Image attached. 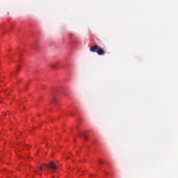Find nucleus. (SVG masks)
I'll return each instance as SVG.
<instances>
[{"mask_svg":"<svg viewBox=\"0 0 178 178\" xmlns=\"http://www.w3.org/2000/svg\"><path fill=\"white\" fill-rule=\"evenodd\" d=\"M90 52H97V55L102 56L105 55V50L98 45H93L90 48Z\"/></svg>","mask_w":178,"mask_h":178,"instance_id":"obj_1","label":"nucleus"},{"mask_svg":"<svg viewBox=\"0 0 178 178\" xmlns=\"http://www.w3.org/2000/svg\"><path fill=\"white\" fill-rule=\"evenodd\" d=\"M49 169H51V172H55L58 169V167H56V165L54 162H51L49 164Z\"/></svg>","mask_w":178,"mask_h":178,"instance_id":"obj_2","label":"nucleus"},{"mask_svg":"<svg viewBox=\"0 0 178 178\" xmlns=\"http://www.w3.org/2000/svg\"><path fill=\"white\" fill-rule=\"evenodd\" d=\"M58 63H54L51 64V67H53V69H56L58 67Z\"/></svg>","mask_w":178,"mask_h":178,"instance_id":"obj_3","label":"nucleus"},{"mask_svg":"<svg viewBox=\"0 0 178 178\" xmlns=\"http://www.w3.org/2000/svg\"><path fill=\"white\" fill-rule=\"evenodd\" d=\"M56 102H58V100H56V98H53V99H52V101H51V104H52L53 105H56Z\"/></svg>","mask_w":178,"mask_h":178,"instance_id":"obj_4","label":"nucleus"},{"mask_svg":"<svg viewBox=\"0 0 178 178\" xmlns=\"http://www.w3.org/2000/svg\"><path fill=\"white\" fill-rule=\"evenodd\" d=\"M79 136L80 137H83V138H87V136L86 135V134H79Z\"/></svg>","mask_w":178,"mask_h":178,"instance_id":"obj_5","label":"nucleus"},{"mask_svg":"<svg viewBox=\"0 0 178 178\" xmlns=\"http://www.w3.org/2000/svg\"><path fill=\"white\" fill-rule=\"evenodd\" d=\"M38 169H39L40 172H42L43 170L42 166L38 167Z\"/></svg>","mask_w":178,"mask_h":178,"instance_id":"obj_6","label":"nucleus"},{"mask_svg":"<svg viewBox=\"0 0 178 178\" xmlns=\"http://www.w3.org/2000/svg\"><path fill=\"white\" fill-rule=\"evenodd\" d=\"M44 166L45 168H47V165H45V164L44 165Z\"/></svg>","mask_w":178,"mask_h":178,"instance_id":"obj_7","label":"nucleus"},{"mask_svg":"<svg viewBox=\"0 0 178 178\" xmlns=\"http://www.w3.org/2000/svg\"><path fill=\"white\" fill-rule=\"evenodd\" d=\"M35 172H38V171H35Z\"/></svg>","mask_w":178,"mask_h":178,"instance_id":"obj_8","label":"nucleus"}]
</instances>
